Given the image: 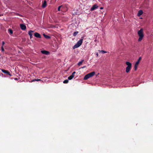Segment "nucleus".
<instances>
[{
    "label": "nucleus",
    "mask_w": 153,
    "mask_h": 153,
    "mask_svg": "<svg viewBox=\"0 0 153 153\" xmlns=\"http://www.w3.org/2000/svg\"><path fill=\"white\" fill-rule=\"evenodd\" d=\"M75 73H76V72L75 71L73 72L71 75L72 76H74V75L75 74Z\"/></svg>",
    "instance_id": "b1692460"
},
{
    "label": "nucleus",
    "mask_w": 153,
    "mask_h": 153,
    "mask_svg": "<svg viewBox=\"0 0 153 153\" xmlns=\"http://www.w3.org/2000/svg\"><path fill=\"white\" fill-rule=\"evenodd\" d=\"M95 72L94 71H93L86 75L84 78V79L85 80L89 78L94 76L95 75Z\"/></svg>",
    "instance_id": "7ed1b4c3"
},
{
    "label": "nucleus",
    "mask_w": 153,
    "mask_h": 153,
    "mask_svg": "<svg viewBox=\"0 0 153 153\" xmlns=\"http://www.w3.org/2000/svg\"><path fill=\"white\" fill-rule=\"evenodd\" d=\"M74 76H72L71 75H70V76H69L68 78V79L69 80H71L73 78H74Z\"/></svg>",
    "instance_id": "a211bd4d"
},
{
    "label": "nucleus",
    "mask_w": 153,
    "mask_h": 153,
    "mask_svg": "<svg viewBox=\"0 0 153 153\" xmlns=\"http://www.w3.org/2000/svg\"><path fill=\"white\" fill-rule=\"evenodd\" d=\"M43 36L45 38L47 39H49L50 38V36L47 35L45 34H43Z\"/></svg>",
    "instance_id": "2eb2a0df"
},
{
    "label": "nucleus",
    "mask_w": 153,
    "mask_h": 153,
    "mask_svg": "<svg viewBox=\"0 0 153 153\" xmlns=\"http://www.w3.org/2000/svg\"><path fill=\"white\" fill-rule=\"evenodd\" d=\"M141 59H142L141 57H139V59H138L137 61L135 63L137 64H138V65L140 63V61L141 60Z\"/></svg>",
    "instance_id": "ddd939ff"
},
{
    "label": "nucleus",
    "mask_w": 153,
    "mask_h": 153,
    "mask_svg": "<svg viewBox=\"0 0 153 153\" xmlns=\"http://www.w3.org/2000/svg\"><path fill=\"white\" fill-rule=\"evenodd\" d=\"M1 50L2 51V52L4 51L3 46H1Z\"/></svg>",
    "instance_id": "393cba45"
},
{
    "label": "nucleus",
    "mask_w": 153,
    "mask_h": 153,
    "mask_svg": "<svg viewBox=\"0 0 153 153\" xmlns=\"http://www.w3.org/2000/svg\"><path fill=\"white\" fill-rule=\"evenodd\" d=\"M138 65V64H137L135 63L134 66V69L135 71H136L137 70Z\"/></svg>",
    "instance_id": "dca6fc26"
},
{
    "label": "nucleus",
    "mask_w": 153,
    "mask_h": 153,
    "mask_svg": "<svg viewBox=\"0 0 153 153\" xmlns=\"http://www.w3.org/2000/svg\"><path fill=\"white\" fill-rule=\"evenodd\" d=\"M41 81V79H33L32 80V82H34L35 81Z\"/></svg>",
    "instance_id": "6ab92c4d"
},
{
    "label": "nucleus",
    "mask_w": 153,
    "mask_h": 153,
    "mask_svg": "<svg viewBox=\"0 0 153 153\" xmlns=\"http://www.w3.org/2000/svg\"><path fill=\"white\" fill-rule=\"evenodd\" d=\"M85 67H86V66H83V67H82V68H85Z\"/></svg>",
    "instance_id": "c85d7f7f"
},
{
    "label": "nucleus",
    "mask_w": 153,
    "mask_h": 153,
    "mask_svg": "<svg viewBox=\"0 0 153 153\" xmlns=\"http://www.w3.org/2000/svg\"><path fill=\"white\" fill-rule=\"evenodd\" d=\"M62 7V5L59 6L58 7V11H60V9Z\"/></svg>",
    "instance_id": "5701e85b"
},
{
    "label": "nucleus",
    "mask_w": 153,
    "mask_h": 153,
    "mask_svg": "<svg viewBox=\"0 0 153 153\" xmlns=\"http://www.w3.org/2000/svg\"><path fill=\"white\" fill-rule=\"evenodd\" d=\"M68 82V79L65 80L63 82V83L66 84Z\"/></svg>",
    "instance_id": "4be33fe9"
},
{
    "label": "nucleus",
    "mask_w": 153,
    "mask_h": 153,
    "mask_svg": "<svg viewBox=\"0 0 153 153\" xmlns=\"http://www.w3.org/2000/svg\"><path fill=\"white\" fill-rule=\"evenodd\" d=\"M47 5V2L45 0L44 2L42 5V7L43 8H45Z\"/></svg>",
    "instance_id": "9b49d317"
},
{
    "label": "nucleus",
    "mask_w": 153,
    "mask_h": 153,
    "mask_svg": "<svg viewBox=\"0 0 153 153\" xmlns=\"http://www.w3.org/2000/svg\"><path fill=\"white\" fill-rule=\"evenodd\" d=\"M96 55L97 56H98V53H96Z\"/></svg>",
    "instance_id": "cd10ccee"
},
{
    "label": "nucleus",
    "mask_w": 153,
    "mask_h": 153,
    "mask_svg": "<svg viewBox=\"0 0 153 153\" xmlns=\"http://www.w3.org/2000/svg\"><path fill=\"white\" fill-rule=\"evenodd\" d=\"M143 12L142 10H140L137 13V16H140L141 15L143 14Z\"/></svg>",
    "instance_id": "f8f14e48"
},
{
    "label": "nucleus",
    "mask_w": 153,
    "mask_h": 153,
    "mask_svg": "<svg viewBox=\"0 0 153 153\" xmlns=\"http://www.w3.org/2000/svg\"><path fill=\"white\" fill-rule=\"evenodd\" d=\"M41 52L42 54H44L45 55H48L49 54V52L46 51H45V50L42 51H41Z\"/></svg>",
    "instance_id": "9d476101"
},
{
    "label": "nucleus",
    "mask_w": 153,
    "mask_h": 153,
    "mask_svg": "<svg viewBox=\"0 0 153 153\" xmlns=\"http://www.w3.org/2000/svg\"><path fill=\"white\" fill-rule=\"evenodd\" d=\"M84 61V60H82L81 61L79 62L78 64V65L79 66H80L82 63Z\"/></svg>",
    "instance_id": "f3484780"
},
{
    "label": "nucleus",
    "mask_w": 153,
    "mask_h": 153,
    "mask_svg": "<svg viewBox=\"0 0 153 153\" xmlns=\"http://www.w3.org/2000/svg\"><path fill=\"white\" fill-rule=\"evenodd\" d=\"M14 79H15V80H17V79H17V78H15Z\"/></svg>",
    "instance_id": "c756f323"
},
{
    "label": "nucleus",
    "mask_w": 153,
    "mask_h": 153,
    "mask_svg": "<svg viewBox=\"0 0 153 153\" xmlns=\"http://www.w3.org/2000/svg\"><path fill=\"white\" fill-rule=\"evenodd\" d=\"M17 15L19 16H21V17L22 16V15H21V14H19L18 13H17Z\"/></svg>",
    "instance_id": "bb28decb"
},
{
    "label": "nucleus",
    "mask_w": 153,
    "mask_h": 153,
    "mask_svg": "<svg viewBox=\"0 0 153 153\" xmlns=\"http://www.w3.org/2000/svg\"><path fill=\"white\" fill-rule=\"evenodd\" d=\"M143 31V29L141 28L138 32L137 33L139 36V38L138 39V42H140L142 40L144 37Z\"/></svg>",
    "instance_id": "f257e3e1"
},
{
    "label": "nucleus",
    "mask_w": 153,
    "mask_h": 153,
    "mask_svg": "<svg viewBox=\"0 0 153 153\" xmlns=\"http://www.w3.org/2000/svg\"><path fill=\"white\" fill-rule=\"evenodd\" d=\"M8 32L10 34L13 33V31L11 29L9 28L8 30Z\"/></svg>",
    "instance_id": "4468645a"
},
{
    "label": "nucleus",
    "mask_w": 153,
    "mask_h": 153,
    "mask_svg": "<svg viewBox=\"0 0 153 153\" xmlns=\"http://www.w3.org/2000/svg\"><path fill=\"white\" fill-rule=\"evenodd\" d=\"M100 53H106V52L103 50L99 51Z\"/></svg>",
    "instance_id": "412c9836"
},
{
    "label": "nucleus",
    "mask_w": 153,
    "mask_h": 153,
    "mask_svg": "<svg viewBox=\"0 0 153 153\" xmlns=\"http://www.w3.org/2000/svg\"><path fill=\"white\" fill-rule=\"evenodd\" d=\"M83 39L84 37H82L81 39H80L78 42H77V43L74 46H73V49H74L80 46L82 43Z\"/></svg>",
    "instance_id": "f03ea898"
},
{
    "label": "nucleus",
    "mask_w": 153,
    "mask_h": 153,
    "mask_svg": "<svg viewBox=\"0 0 153 153\" xmlns=\"http://www.w3.org/2000/svg\"><path fill=\"white\" fill-rule=\"evenodd\" d=\"M100 9H103V8L102 7H101L100 8Z\"/></svg>",
    "instance_id": "7c9ffc66"
},
{
    "label": "nucleus",
    "mask_w": 153,
    "mask_h": 153,
    "mask_svg": "<svg viewBox=\"0 0 153 153\" xmlns=\"http://www.w3.org/2000/svg\"><path fill=\"white\" fill-rule=\"evenodd\" d=\"M34 32V31L32 30H30L28 32V34L30 36V39H31L33 37L32 33Z\"/></svg>",
    "instance_id": "1a4fd4ad"
},
{
    "label": "nucleus",
    "mask_w": 153,
    "mask_h": 153,
    "mask_svg": "<svg viewBox=\"0 0 153 153\" xmlns=\"http://www.w3.org/2000/svg\"><path fill=\"white\" fill-rule=\"evenodd\" d=\"M4 44H5V42H4V41H2V46H3Z\"/></svg>",
    "instance_id": "a878e982"
},
{
    "label": "nucleus",
    "mask_w": 153,
    "mask_h": 153,
    "mask_svg": "<svg viewBox=\"0 0 153 153\" xmlns=\"http://www.w3.org/2000/svg\"><path fill=\"white\" fill-rule=\"evenodd\" d=\"M34 36L37 38H40L41 37V35L38 33L36 32L34 33Z\"/></svg>",
    "instance_id": "6e6552de"
},
{
    "label": "nucleus",
    "mask_w": 153,
    "mask_h": 153,
    "mask_svg": "<svg viewBox=\"0 0 153 153\" xmlns=\"http://www.w3.org/2000/svg\"><path fill=\"white\" fill-rule=\"evenodd\" d=\"M78 31L75 32L73 34V35L74 36H76L77 34L78 33Z\"/></svg>",
    "instance_id": "aec40b11"
},
{
    "label": "nucleus",
    "mask_w": 153,
    "mask_h": 153,
    "mask_svg": "<svg viewBox=\"0 0 153 153\" xmlns=\"http://www.w3.org/2000/svg\"><path fill=\"white\" fill-rule=\"evenodd\" d=\"M98 6L96 4H95L94 5H93L92 7H91V11L95 9L98 8Z\"/></svg>",
    "instance_id": "0eeeda50"
},
{
    "label": "nucleus",
    "mask_w": 153,
    "mask_h": 153,
    "mask_svg": "<svg viewBox=\"0 0 153 153\" xmlns=\"http://www.w3.org/2000/svg\"><path fill=\"white\" fill-rule=\"evenodd\" d=\"M126 64L127 65L126 69V72L128 73L130 71L131 69V64L128 62H126Z\"/></svg>",
    "instance_id": "20e7f679"
},
{
    "label": "nucleus",
    "mask_w": 153,
    "mask_h": 153,
    "mask_svg": "<svg viewBox=\"0 0 153 153\" xmlns=\"http://www.w3.org/2000/svg\"><path fill=\"white\" fill-rule=\"evenodd\" d=\"M1 71L2 72H3V73L6 74L7 75H9L10 76H12V74H11L9 72V71L7 70H5L4 69H2Z\"/></svg>",
    "instance_id": "39448f33"
},
{
    "label": "nucleus",
    "mask_w": 153,
    "mask_h": 153,
    "mask_svg": "<svg viewBox=\"0 0 153 153\" xmlns=\"http://www.w3.org/2000/svg\"><path fill=\"white\" fill-rule=\"evenodd\" d=\"M20 26L21 29L23 30H25L26 28V25L23 24H20Z\"/></svg>",
    "instance_id": "423d86ee"
}]
</instances>
